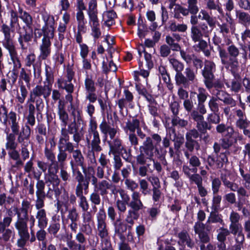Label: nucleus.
I'll use <instances>...</instances> for the list:
<instances>
[{
  "label": "nucleus",
  "instance_id": "f257e3e1",
  "mask_svg": "<svg viewBox=\"0 0 250 250\" xmlns=\"http://www.w3.org/2000/svg\"><path fill=\"white\" fill-rule=\"evenodd\" d=\"M2 205L6 210V215L2 221H0V240L7 242L14 237L15 232L8 228L10 226L13 221L14 213L17 215V220L15 223V227L18 231V235H21L22 238L28 235V221L29 219L28 210L30 208V202L27 200H23L21 207L8 208V206L13 204Z\"/></svg>",
  "mask_w": 250,
  "mask_h": 250
},
{
  "label": "nucleus",
  "instance_id": "f03ea898",
  "mask_svg": "<svg viewBox=\"0 0 250 250\" xmlns=\"http://www.w3.org/2000/svg\"><path fill=\"white\" fill-rule=\"evenodd\" d=\"M170 139L167 136L162 138L158 133H152L146 138L143 144L139 147L140 153L136 157L137 163L139 165L146 164L148 159H152L154 154L160 155V144L162 142L163 147L168 148L170 145Z\"/></svg>",
  "mask_w": 250,
  "mask_h": 250
},
{
  "label": "nucleus",
  "instance_id": "7ed1b4c3",
  "mask_svg": "<svg viewBox=\"0 0 250 250\" xmlns=\"http://www.w3.org/2000/svg\"><path fill=\"white\" fill-rule=\"evenodd\" d=\"M25 24L21 27L20 26L17 30L19 37L18 42L21 50H26L30 45V42L33 38V30L32 28L33 18L27 12L24 11L23 14L19 17Z\"/></svg>",
  "mask_w": 250,
  "mask_h": 250
},
{
  "label": "nucleus",
  "instance_id": "20e7f679",
  "mask_svg": "<svg viewBox=\"0 0 250 250\" xmlns=\"http://www.w3.org/2000/svg\"><path fill=\"white\" fill-rule=\"evenodd\" d=\"M52 91V86L44 83L42 85H37L30 92L28 102L35 103L36 104V110L37 111V117L42 118V111L44 105L42 96L44 99L47 100L50 96Z\"/></svg>",
  "mask_w": 250,
  "mask_h": 250
},
{
  "label": "nucleus",
  "instance_id": "39448f33",
  "mask_svg": "<svg viewBox=\"0 0 250 250\" xmlns=\"http://www.w3.org/2000/svg\"><path fill=\"white\" fill-rule=\"evenodd\" d=\"M228 45L227 50L222 46L217 47L219 57L222 64H228L232 63H239L238 57L240 54V50L232 41L228 39L227 42Z\"/></svg>",
  "mask_w": 250,
  "mask_h": 250
},
{
  "label": "nucleus",
  "instance_id": "423d86ee",
  "mask_svg": "<svg viewBox=\"0 0 250 250\" xmlns=\"http://www.w3.org/2000/svg\"><path fill=\"white\" fill-rule=\"evenodd\" d=\"M71 115L73 117V121L68 125L67 129H62L63 133L69 132L70 134L73 135V140L76 145L78 146L82 140L83 134L79 131L78 124L80 125L83 122L82 117V111L78 108L75 107L71 105Z\"/></svg>",
  "mask_w": 250,
  "mask_h": 250
},
{
  "label": "nucleus",
  "instance_id": "0eeeda50",
  "mask_svg": "<svg viewBox=\"0 0 250 250\" xmlns=\"http://www.w3.org/2000/svg\"><path fill=\"white\" fill-rule=\"evenodd\" d=\"M59 136L58 143V153L57 155V161L55 160L54 167H63L66 161L68 154L70 153V137Z\"/></svg>",
  "mask_w": 250,
  "mask_h": 250
},
{
  "label": "nucleus",
  "instance_id": "6e6552de",
  "mask_svg": "<svg viewBox=\"0 0 250 250\" xmlns=\"http://www.w3.org/2000/svg\"><path fill=\"white\" fill-rule=\"evenodd\" d=\"M86 141L91 147L93 152H99L102 150L100 146L101 139L100 134L97 130V124L95 120H91L89 122Z\"/></svg>",
  "mask_w": 250,
  "mask_h": 250
},
{
  "label": "nucleus",
  "instance_id": "1a4fd4ad",
  "mask_svg": "<svg viewBox=\"0 0 250 250\" xmlns=\"http://www.w3.org/2000/svg\"><path fill=\"white\" fill-rule=\"evenodd\" d=\"M9 14L10 15L9 25L6 21L1 26L0 31L3 34V40L14 39L15 29L17 30L19 27L20 28L19 17L17 12L11 9L9 11Z\"/></svg>",
  "mask_w": 250,
  "mask_h": 250
},
{
  "label": "nucleus",
  "instance_id": "9d476101",
  "mask_svg": "<svg viewBox=\"0 0 250 250\" xmlns=\"http://www.w3.org/2000/svg\"><path fill=\"white\" fill-rule=\"evenodd\" d=\"M129 209L125 217H131L138 220L139 217V211L143 209L145 207L141 200L140 194L139 192H132L131 195V203L129 204Z\"/></svg>",
  "mask_w": 250,
  "mask_h": 250
},
{
  "label": "nucleus",
  "instance_id": "9b49d317",
  "mask_svg": "<svg viewBox=\"0 0 250 250\" xmlns=\"http://www.w3.org/2000/svg\"><path fill=\"white\" fill-rule=\"evenodd\" d=\"M70 164L72 173L78 182L75 189L84 188V194H86L88 192L90 180L92 179V174L86 175L84 177L78 168L79 166L74 167L72 163H70Z\"/></svg>",
  "mask_w": 250,
  "mask_h": 250
},
{
  "label": "nucleus",
  "instance_id": "f8f14e48",
  "mask_svg": "<svg viewBox=\"0 0 250 250\" xmlns=\"http://www.w3.org/2000/svg\"><path fill=\"white\" fill-rule=\"evenodd\" d=\"M197 72L190 67L185 68L184 73H182L176 80L175 83L177 86L188 88L190 85L197 81Z\"/></svg>",
  "mask_w": 250,
  "mask_h": 250
},
{
  "label": "nucleus",
  "instance_id": "ddd939ff",
  "mask_svg": "<svg viewBox=\"0 0 250 250\" xmlns=\"http://www.w3.org/2000/svg\"><path fill=\"white\" fill-rule=\"evenodd\" d=\"M230 175L229 171L221 173L220 177L224 187L232 191H237L238 196L248 197L247 190L243 187H239L236 183L231 181Z\"/></svg>",
  "mask_w": 250,
  "mask_h": 250
},
{
  "label": "nucleus",
  "instance_id": "4468645a",
  "mask_svg": "<svg viewBox=\"0 0 250 250\" xmlns=\"http://www.w3.org/2000/svg\"><path fill=\"white\" fill-rule=\"evenodd\" d=\"M200 14L202 15L201 20L207 21V24L203 23L201 24L200 30L204 35V37L208 38V42H210L209 34L211 33L212 29L215 26L216 20L215 17H211L207 11L205 10H201Z\"/></svg>",
  "mask_w": 250,
  "mask_h": 250
},
{
  "label": "nucleus",
  "instance_id": "2eb2a0df",
  "mask_svg": "<svg viewBox=\"0 0 250 250\" xmlns=\"http://www.w3.org/2000/svg\"><path fill=\"white\" fill-rule=\"evenodd\" d=\"M216 71V65L211 61L206 60L204 62V66L201 71L202 75L204 78V83L207 88L211 87L212 80L215 78L214 72Z\"/></svg>",
  "mask_w": 250,
  "mask_h": 250
},
{
  "label": "nucleus",
  "instance_id": "dca6fc26",
  "mask_svg": "<svg viewBox=\"0 0 250 250\" xmlns=\"http://www.w3.org/2000/svg\"><path fill=\"white\" fill-rule=\"evenodd\" d=\"M98 235L102 239H107L109 233L106 223V215L103 208H100L96 215Z\"/></svg>",
  "mask_w": 250,
  "mask_h": 250
},
{
  "label": "nucleus",
  "instance_id": "f3484780",
  "mask_svg": "<svg viewBox=\"0 0 250 250\" xmlns=\"http://www.w3.org/2000/svg\"><path fill=\"white\" fill-rule=\"evenodd\" d=\"M3 46L8 51L10 58L13 63V68L19 69L21 66V64L18 57L16 47L14 44V39L3 40L2 41Z\"/></svg>",
  "mask_w": 250,
  "mask_h": 250
},
{
  "label": "nucleus",
  "instance_id": "a211bd4d",
  "mask_svg": "<svg viewBox=\"0 0 250 250\" xmlns=\"http://www.w3.org/2000/svg\"><path fill=\"white\" fill-rule=\"evenodd\" d=\"M208 93L206 90L201 87L197 89V92H191L190 93V98H193L196 96L197 98V110L201 114H205L207 113V109L205 103L208 98Z\"/></svg>",
  "mask_w": 250,
  "mask_h": 250
},
{
  "label": "nucleus",
  "instance_id": "6ab92c4d",
  "mask_svg": "<svg viewBox=\"0 0 250 250\" xmlns=\"http://www.w3.org/2000/svg\"><path fill=\"white\" fill-rule=\"evenodd\" d=\"M199 136L200 132L195 128L189 129L186 133L185 147L190 152H193L194 149L197 150L199 149L200 145L198 141L195 140Z\"/></svg>",
  "mask_w": 250,
  "mask_h": 250
},
{
  "label": "nucleus",
  "instance_id": "aec40b11",
  "mask_svg": "<svg viewBox=\"0 0 250 250\" xmlns=\"http://www.w3.org/2000/svg\"><path fill=\"white\" fill-rule=\"evenodd\" d=\"M75 144L76 145V146H75L74 144L70 142V150L69 151L70 153L72 154V159L70 163H72L74 167H80L82 168L83 173L85 174L86 169L84 164V156H83L80 149H74L75 147L78 146L76 143Z\"/></svg>",
  "mask_w": 250,
  "mask_h": 250
},
{
  "label": "nucleus",
  "instance_id": "412c9836",
  "mask_svg": "<svg viewBox=\"0 0 250 250\" xmlns=\"http://www.w3.org/2000/svg\"><path fill=\"white\" fill-rule=\"evenodd\" d=\"M27 146H21L20 151H19V156L14 155L11 157L10 159L15 161V163L12 165V168L16 169H21L24 165V162L29 158L30 152Z\"/></svg>",
  "mask_w": 250,
  "mask_h": 250
},
{
  "label": "nucleus",
  "instance_id": "4be33fe9",
  "mask_svg": "<svg viewBox=\"0 0 250 250\" xmlns=\"http://www.w3.org/2000/svg\"><path fill=\"white\" fill-rule=\"evenodd\" d=\"M91 178L92 179L90 182L93 186L94 191L100 193L101 196L106 195L108 194V188L110 182L106 180L100 181L97 179L94 173L92 174Z\"/></svg>",
  "mask_w": 250,
  "mask_h": 250
},
{
  "label": "nucleus",
  "instance_id": "5701e85b",
  "mask_svg": "<svg viewBox=\"0 0 250 250\" xmlns=\"http://www.w3.org/2000/svg\"><path fill=\"white\" fill-rule=\"evenodd\" d=\"M6 140L5 148L8 151L9 158L10 159L14 155L19 156V151L17 149L18 143L16 141L15 135L13 133H7Z\"/></svg>",
  "mask_w": 250,
  "mask_h": 250
},
{
  "label": "nucleus",
  "instance_id": "b1692460",
  "mask_svg": "<svg viewBox=\"0 0 250 250\" xmlns=\"http://www.w3.org/2000/svg\"><path fill=\"white\" fill-rule=\"evenodd\" d=\"M77 243L74 240H69L67 242V245L70 250H85V244L86 242V239L84 234L82 232H78L75 237Z\"/></svg>",
  "mask_w": 250,
  "mask_h": 250
},
{
  "label": "nucleus",
  "instance_id": "393cba45",
  "mask_svg": "<svg viewBox=\"0 0 250 250\" xmlns=\"http://www.w3.org/2000/svg\"><path fill=\"white\" fill-rule=\"evenodd\" d=\"M54 168L55 170L52 169L51 165L49 166L47 172L44 173V180L48 187L51 185L53 188H56L59 185L61 181L57 174L58 168Z\"/></svg>",
  "mask_w": 250,
  "mask_h": 250
},
{
  "label": "nucleus",
  "instance_id": "a878e982",
  "mask_svg": "<svg viewBox=\"0 0 250 250\" xmlns=\"http://www.w3.org/2000/svg\"><path fill=\"white\" fill-rule=\"evenodd\" d=\"M114 227V235L118 237L121 241H125L126 224L121 218H117L113 222Z\"/></svg>",
  "mask_w": 250,
  "mask_h": 250
},
{
  "label": "nucleus",
  "instance_id": "bb28decb",
  "mask_svg": "<svg viewBox=\"0 0 250 250\" xmlns=\"http://www.w3.org/2000/svg\"><path fill=\"white\" fill-rule=\"evenodd\" d=\"M187 8L183 7L182 6H178V9L183 16H188L189 14H197L199 11V7L197 5V0H188Z\"/></svg>",
  "mask_w": 250,
  "mask_h": 250
},
{
  "label": "nucleus",
  "instance_id": "cd10ccee",
  "mask_svg": "<svg viewBox=\"0 0 250 250\" xmlns=\"http://www.w3.org/2000/svg\"><path fill=\"white\" fill-rule=\"evenodd\" d=\"M36 140L39 145H43L45 139L47 138V128L46 125L43 123H38L35 128Z\"/></svg>",
  "mask_w": 250,
  "mask_h": 250
},
{
  "label": "nucleus",
  "instance_id": "c85d7f7f",
  "mask_svg": "<svg viewBox=\"0 0 250 250\" xmlns=\"http://www.w3.org/2000/svg\"><path fill=\"white\" fill-rule=\"evenodd\" d=\"M109 150V154L115 155V154H120L124 149L125 146L123 145L122 141L119 138H114L110 141H107Z\"/></svg>",
  "mask_w": 250,
  "mask_h": 250
},
{
  "label": "nucleus",
  "instance_id": "c756f323",
  "mask_svg": "<svg viewBox=\"0 0 250 250\" xmlns=\"http://www.w3.org/2000/svg\"><path fill=\"white\" fill-rule=\"evenodd\" d=\"M99 128L101 133L105 137H107L108 135L110 139L115 138L117 133V128L114 126H111L110 123L106 122L104 119L99 125Z\"/></svg>",
  "mask_w": 250,
  "mask_h": 250
},
{
  "label": "nucleus",
  "instance_id": "7c9ffc66",
  "mask_svg": "<svg viewBox=\"0 0 250 250\" xmlns=\"http://www.w3.org/2000/svg\"><path fill=\"white\" fill-rule=\"evenodd\" d=\"M178 237L179 240L178 241L179 245L181 246H187L190 249H192L194 246L195 243L191 239L188 232L185 230H182L178 234Z\"/></svg>",
  "mask_w": 250,
  "mask_h": 250
},
{
  "label": "nucleus",
  "instance_id": "2f4dec72",
  "mask_svg": "<svg viewBox=\"0 0 250 250\" xmlns=\"http://www.w3.org/2000/svg\"><path fill=\"white\" fill-rule=\"evenodd\" d=\"M190 38L192 42L197 44H201L204 43L206 41L203 39L204 35L200 30L199 26H193L190 27Z\"/></svg>",
  "mask_w": 250,
  "mask_h": 250
},
{
  "label": "nucleus",
  "instance_id": "473e14b6",
  "mask_svg": "<svg viewBox=\"0 0 250 250\" xmlns=\"http://www.w3.org/2000/svg\"><path fill=\"white\" fill-rule=\"evenodd\" d=\"M216 131L217 133L221 134L223 137H232L234 133L232 126L224 123H221L217 125Z\"/></svg>",
  "mask_w": 250,
  "mask_h": 250
},
{
  "label": "nucleus",
  "instance_id": "72a5a7b5",
  "mask_svg": "<svg viewBox=\"0 0 250 250\" xmlns=\"http://www.w3.org/2000/svg\"><path fill=\"white\" fill-rule=\"evenodd\" d=\"M51 46V41L42 40V43L39 47L40 53L39 57L40 59L45 60L50 55Z\"/></svg>",
  "mask_w": 250,
  "mask_h": 250
},
{
  "label": "nucleus",
  "instance_id": "f704fd0d",
  "mask_svg": "<svg viewBox=\"0 0 250 250\" xmlns=\"http://www.w3.org/2000/svg\"><path fill=\"white\" fill-rule=\"evenodd\" d=\"M189 166L184 165L183 167V171H191L192 173H196L197 171V167H200L201 165V162L199 158L195 155H192L191 158L188 161Z\"/></svg>",
  "mask_w": 250,
  "mask_h": 250
},
{
  "label": "nucleus",
  "instance_id": "c9c22d12",
  "mask_svg": "<svg viewBox=\"0 0 250 250\" xmlns=\"http://www.w3.org/2000/svg\"><path fill=\"white\" fill-rule=\"evenodd\" d=\"M58 115L59 116V120L61 121L62 126L60 136L62 135V136H65V135H67V137H69V132H67V133L66 134L65 132L63 133V132L62 131V129L64 128L65 129H67V128H66V126L68 124L69 120V116L68 113L64 109L62 110H58Z\"/></svg>",
  "mask_w": 250,
  "mask_h": 250
},
{
  "label": "nucleus",
  "instance_id": "e433bc0d",
  "mask_svg": "<svg viewBox=\"0 0 250 250\" xmlns=\"http://www.w3.org/2000/svg\"><path fill=\"white\" fill-rule=\"evenodd\" d=\"M37 220V226L39 228H46L48 225V219L45 209L37 210L36 215Z\"/></svg>",
  "mask_w": 250,
  "mask_h": 250
},
{
  "label": "nucleus",
  "instance_id": "4c0bfd02",
  "mask_svg": "<svg viewBox=\"0 0 250 250\" xmlns=\"http://www.w3.org/2000/svg\"><path fill=\"white\" fill-rule=\"evenodd\" d=\"M36 60V55L34 53H31L28 55L25 58V65L27 67H30L33 65L34 70V77H36V73L40 74L41 63L35 62Z\"/></svg>",
  "mask_w": 250,
  "mask_h": 250
},
{
  "label": "nucleus",
  "instance_id": "58836bf2",
  "mask_svg": "<svg viewBox=\"0 0 250 250\" xmlns=\"http://www.w3.org/2000/svg\"><path fill=\"white\" fill-rule=\"evenodd\" d=\"M84 188L75 189V194L79 198V206L83 212L88 210L89 206L86 198L83 195Z\"/></svg>",
  "mask_w": 250,
  "mask_h": 250
},
{
  "label": "nucleus",
  "instance_id": "ea45409f",
  "mask_svg": "<svg viewBox=\"0 0 250 250\" xmlns=\"http://www.w3.org/2000/svg\"><path fill=\"white\" fill-rule=\"evenodd\" d=\"M89 21L99 20L98 18V10L97 9V0H90L87 10Z\"/></svg>",
  "mask_w": 250,
  "mask_h": 250
},
{
  "label": "nucleus",
  "instance_id": "a19ab883",
  "mask_svg": "<svg viewBox=\"0 0 250 250\" xmlns=\"http://www.w3.org/2000/svg\"><path fill=\"white\" fill-rule=\"evenodd\" d=\"M236 16L239 23L247 27L250 25V15L241 10L236 11Z\"/></svg>",
  "mask_w": 250,
  "mask_h": 250
},
{
  "label": "nucleus",
  "instance_id": "79ce46f5",
  "mask_svg": "<svg viewBox=\"0 0 250 250\" xmlns=\"http://www.w3.org/2000/svg\"><path fill=\"white\" fill-rule=\"evenodd\" d=\"M173 137L172 141L174 143V149L176 152H179L180 149L185 142V138L183 135L177 134L175 130H172Z\"/></svg>",
  "mask_w": 250,
  "mask_h": 250
},
{
  "label": "nucleus",
  "instance_id": "37998d69",
  "mask_svg": "<svg viewBox=\"0 0 250 250\" xmlns=\"http://www.w3.org/2000/svg\"><path fill=\"white\" fill-rule=\"evenodd\" d=\"M169 62L173 69L176 71L175 76V80L176 81L182 73L184 68V64L183 62L174 58L169 59Z\"/></svg>",
  "mask_w": 250,
  "mask_h": 250
},
{
  "label": "nucleus",
  "instance_id": "c03bdc74",
  "mask_svg": "<svg viewBox=\"0 0 250 250\" xmlns=\"http://www.w3.org/2000/svg\"><path fill=\"white\" fill-rule=\"evenodd\" d=\"M57 83L59 89H65L68 93L74 91V85L62 78L58 79Z\"/></svg>",
  "mask_w": 250,
  "mask_h": 250
},
{
  "label": "nucleus",
  "instance_id": "a18cd8bd",
  "mask_svg": "<svg viewBox=\"0 0 250 250\" xmlns=\"http://www.w3.org/2000/svg\"><path fill=\"white\" fill-rule=\"evenodd\" d=\"M20 92L21 95L18 94L16 98L19 103L23 104L28 95V90L23 81L19 80V82Z\"/></svg>",
  "mask_w": 250,
  "mask_h": 250
},
{
  "label": "nucleus",
  "instance_id": "49530a36",
  "mask_svg": "<svg viewBox=\"0 0 250 250\" xmlns=\"http://www.w3.org/2000/svg\"><path fill=\"white\" fill-rule=\"evenodd\" d=\"M89 24L91 27L92 36L95 39H98L101 35L99 20L89 21Z\"/></svg>",
  "mask_w": 250,
  "mask_h": 250
},
{
  "label": "nucleus",
  "instance_id": "de8ad7c7",
  "mask_svg": "<svg viewBox=\"0 0 250 250\" xmlns=\"http://www.w3.org/2000/svg\"><path fill=\"white\" fill-rule=\"evenodd\" d=\"M185 175L189 179L191 183H194L199 186V185L203 183V178L202 176L197 173H194L191 174V171H183Z\"/></svg>",
  "mask_w": 250,
  "mask_h": 250
},
{
  "label": "nucleus",
  "instance_id": "09e8293b",
  "mask_svg": "<svg viewBox=\"0 0 250 250\" xmlns=\"http://www.w3.org/2000/svg\"><path fill=\"white\" fill-rule=\"evenodd\" d=\"M43 31V38L42 40L51 41L54 37L55 28L54 26H43L42 27Z\"/></svg>",
  "mask_w": 250,
  "mask_h": 250
},
{
  "label": "nucleus",
  "instance_id": "8fccbe9b",
  "mask_svg": "<svg viewBox=\"0 0 250 250\" xmlns=\"http://www.w3.org/2000/svg\"><path fill=\"white\" fill-rule=\"evenodd\" d=\"M76 20L78 23V29L81 31L86 30V21L83 12L77 11L76 13Z\"/></svg>",
  "mask_w": 250,
  "mask_h": 250
},
{
  "label": "nucleus",
  "instance_id": "3c124183",
  "mask_svg": "<svg viewBox=\"0 0 250 250\" xmlns=\"http://www.w3.org/2000/svg\"><path fill=\"white\" fill-rule=\"evenodd\" d=\"M169 29L172 32H185L188 29V25L185 23H177L174 21H170Z\"/></svg>",
  "mask_w": 250,
  "mask_h": 250
},
{
  "label": "nucleus",
  "instance_id": "603ef678",
  "mask_svg": "<svg viewBox=\"0 0 250 250\" xmlns=\"http://www.w3.org/2000/svg\"><path fill=\"white\" fill-rule=\"evenodd\" d=\"M116 17L117 14L113 10L104 12V19H105L104 24L110 27L114 23V20Z\"/></svg>",
  "mask_w": 250,
  "mask_h": 250
},
{
  "label": "nucleus",
  "instance_id": "864d4df0",
  "mask_svg": "<svg viewBox=\"0 0 250 250\" xmlns=\"http://www.w3.org/2000/svg\"><path fill=\"white\" fill-rule=\"evenodd\" d=\"M228 163L227 151L216 155V168L221 169Z\"/></svg>",
  "mask_w": 250,
  "mask_h": 250
},
{
  "label": "nucleus",
  "instance_id": "5fc2aeb1",
  "mask_svg": "<svg viewBox=\"0 0 250 250\" xmlns=\"http://www.w3.org/2000/svg\"><path fill=\"white\" fill-rule=\"evenodd\" d=\"M140 121L136 118H133L131 121H128L126 123V125L124 128L126 132L129 131L130 132H135L140 126Z\"/></svg>",
  "mask_w": 250,
  "mask_h": 250
},
{
  "label": "nucleus",
  "instance_id": "6e6d98bb",
  "mask_svg": "<svg viewBox=\"0 0 250 250\" xmlns=\"http://www.w3.org/2000/svg\"><path fill=\"white\" fill-rule=\"evenodd\" d=\"M45 79L43 83L52 86V84L54 81V71L53 68L48 65H46L45 66Z\"/></svg>",
  "mask_w": 250,
  "mask_h": 250
},
{
  "label": "nucleus",
  "instance_id": "4d7b16f0",
  "mask_svg": "<svg viewBox=\"0 0 250 250\" xmlns=\"http://www.w3.org/2000/svg\"><path fill=\"white\" fill-rule=\"evenodd\" d=\"M196 128L201 134H206L207 130H210L212 126L207 121L202 120L196 124Z\"/></svg>",
  "mask_w": 250,
  "mask_h": 250
},
{
  "label": "nucleus",
  "instance_id": "13d9d810",
  "mask_svg": "<svg viewBox=\"0 0 250 250\" xmlns=\"http://www.w3.org/2000/svg\"><path fill=\"white\" fill-rule=\"evenodd\" d=\"M61 229V224L59 222V219L57 221L54 220L49 226L47 229L48 232L52 235L54 237H56L57 234Z\"/></svg>",
  "mask_w": 250,
  "mask_h": 250
},
{
  "label": "nucleus",
  "instance_id": "bf43d9fd",
  "mask_svg": "<svg viewBox=\"0 0 250 250\" xmlns=\"http://www.w3.org/2000/svg\"><path fill=\"white\" fill-rule=\"evenodd\" d=\"M96 83L91 76L87 75L84 80V86L86 92H95Z\"/></svg>",
  "mask_w": 250,
  "mask_h": 250
},
{
  "label": "nucleus",
  "instance_id": "052dcab7",
  "mask_svg": "<svg viewBox=\"0 0 250 250\" xmlns=\"http://www.w3.org/2000/svg\"><path fill=\"white\" fill-rule=\"evenodd\" d=\"M148 182L145 179L139 180L140 190L141 193L144 196L149 195L151 193V189L149 188V185Z\"/></svg>",
  "mask_w": 250,
  "mask_h": 250
},
{
  "label": "nucleus",
  "instance_id": "680f3d73",
  "mask_svg": "<svg viewBox=\"0 0 250 250\" xmlns=\"http://www.w3.org/2000/svg\"><path fill=\"white\" fill-rule=\"evenodd\" d=\"M2 120L1 123L5 126H7L8 125H10L17 122L19 119H17V114L15 112L11 111Z\"/></svg>",
  "mask_w": 250,
  "mask_h": 250
},
{
  "label": "nucleus",
  "instance_id": "e2e57ef3",
  "mask_svg": "<svg viewBox=\"0 0 250 250\" xmlns=\"http://www.w3.org/2000/svg\"><path fill=\"white\" fill-rule=\"evenodd\" d=\"M171 124L173 126H178L182 128L186 127L188 122V120L180 118L178 116L172 117Z\"/></svg>",
  "mask_w": 250,
  "mask_h": 250
},
{
  "label": "nucleus",
  "instance_id": "0e129e2a",
  "mask_svg": "<svg viewBox=\"0 0 250 250\" xmlns=\"http://www.w3.org/2000/svg\"><path fill=\"white\" fill-rule=\"evenodd\" d=\"M218 234L217 235V240L218 241L225 243L227 237L230 234L229 230L223 227H221L218 230Z\"/></svg>",
  "mask_w": 250,
  "mask_h": 250
},
{
  "label": "nucleus",
  "instance_id": "69168bd1",
  "mask_svg": "<svg viewBox=\"0 0 250 250\" xmlns=\"http://www.w3.org/2000/svg\"><path fill=\"white\" fill-rule=\"evenodd\" d=\"M208 219L212 224L219 223L222 226L225 225L224 220L222 218L221 214H220L216 212L211 211L210 213L209 216L208 218Z\"/></svg>",
  "mask_w": 250,
  "mask_h": 250
},
{
  "label": "nucleus",
  "instance_id": "338daca9",
  "mask_svg": "<svg viewBox=\"0 0 250 250\" xmlns=\"http://www.w3.org/2000/svg\"><path fill=\"white\" fill-rule=\"evenodd\" d=\"M166 42L168 44V46L170 47L173 51L178 52V50H180V44L175 42L174 38L170 36H167L166 38Z\"/></svg>",
  "mask_w": 250,
  "mask_h": 250
},
{
  "label": "nucleus",
  "instance_id": "774afa93",
  "mask_svg": "<svg viewBox=\"0 0 250 250\" xmlns=\"http://www.w3.org/2000/svg\"><path fill=\"white\" fill-rule=\"evenodd\" d=\"M44 153L46 159L51 162V167L52 166H54L56 157L53 150L51 148L46 146L44 148Z\"/></svg>",
  "mask_w": 250,
  "mask_h": 250
}]
</instances>
